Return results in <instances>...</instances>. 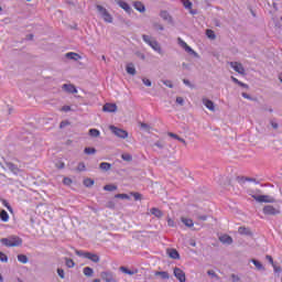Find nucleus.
<instances>
[{
  "mask_svg": "<svg viewBox=\"0 0 282 282\" xmlns=\"http://www.w3.org/2000/svg\"><path fill=\"white\" fill-rule=\"evenodd\" d=\"M0 243L7 248H17L23 245V239L19 238V236H11L9 238L0 239Z\"/></svg>",
  "mask_w": 282,
  "mask_h": 282,
  "instance_id": "f257e3e1",
  "label": "nucleus"
},
{
  "mask_svg": "<svg viewBox=\"0 0 282 282\" xmlns=\"http://www.w3.org/2000/svg\"><path fill=\"white\" fill-rule=\"evenodd\" d=\"M142 39L144 43L150 45L154 52H158V54H163L162 46H160V43L156 40L151 39V36L143 34Z\"/></svg>",
  "mask_w": 282,
  "mask_h": 282,
  "instance_id": "f03ea898",
  "label": "nucleus"
},
{
  "mask_svg": "<svg viewBox=\"0 0 282 282\" xmlns=\"http://www.w3.org/2000/svg\"><path fill=\"white\" fill-rule=\"evenodd\" d=\"M75 254L77 257H84V259H89V261H93V263H99L100 262V256L91 252H86L83 250H75Z\"/></svg>",
  "mask_w": 282,
  "mask_h": 282,
  "instance_id": "7ed1b4c3",
  "label": "nucleus"
},
{
  "mask_svg": "<svg viewBox=\"0 0 282 282\" xmlns=\"http://www.w3.org/2000/svg\"><path fill=\"white\" fill-rule=\"evenodd\" d=\"M251 197H252V199H256V202H258L259 204H274V202H276L274 199V197H272L270 195L252 194Z\"/></svg>",
  "mask_w": 282,
  "mask_h": 282,
  "instance_id": "20e7f679",
  "label": "nucleus"
},
{
  "mask_svg": "<svg viewBox=\"0 0 282 282\" xmlns=\"http://www.w3.org/2000/svg\"><path fill=\"white\" fill-rule=\"evenodd\" d=\"M96 9L106 23H113V17L109 14V11H107L105 7L97 4Z\"/></svg>",
  "mask_w": 282,
  "mask_h": 282,
  "instance_id": "39448f33",
  "label": "nucleus"
},
{
  "mask_svg": "<svg viewBox=\"0 0 282 282\" xmlns=\"http://www.w3.org/2000/svg\"><path fill=\"white\" fill-rule=\"evenodd\" d=\"M109 129L111 133H113V135H117V138H121V140H127V138H129V132H127V130H123L116 126H109Z\"/></svg>",
  "mask_w": 282,
  "mask_h": 282,
  "instance_id": "423d86ee",
  "label": "nucleus"
},
{
  "mask_svg": "<svg viewBox=\"0 0 282 282\" xmlns=\"http://www.w3.org/2000/svg\"><path fill=\"white\" fill-rule=\"evenodd\" d=\"M230 67H232V69H235L241 76H246V68H243V65L241 63L230 62Z\"/></svg>",
  "mask_w": 282,
  "mask_h": 282,
  "instance_id": "0eeeda50",
  "label": "nucleus"
},
{
  "mask_svg": "<svg viewBox=\"0 0 282 282\" xmlns=\"http://www.w3.org/2000/svg\"><path fill=\"white\" fill-rule=\"evenodd\" d=\"M174 276L180 282H186V273L177 267L174 268Z\"/></svg>",
  "mask_w": 282,
  "mask_h": 282,
  "instance_id": "6e6552de",
  "label": "nucleus"
},
{
  "mask_svg": "<svg viewBox=\"0 0 282 282\" xmlns=\"http://www.w3.org/2000/svg\"><path fill=\"white\" fill-rule=\"evenodd\" d=\"M160 17L161 19H163V21H167L170 25H175V22L173 21V15L169 13V11L166 10L161 11Z\"/></svg>",
  "mask_w": 282,
  "mask_h": 282,
  "instance_id": "1a4fd4ad",
  "label": "nucleus"
},
{
  "mask_svg": "<svg viewBox=\"0 0 282 282\" xmlns=\"http://www.w3.org/2000/svg\"><path fill=\"white\" fill-rule=\"evenodd\" d=\"M100 276L102 281H106V282H118L116 281V278L113 276V273L111 271H104L100 273Z\"/></svg>",
  "mask_w": 282,
  "mask_h": 282,
  "instance_id": "9d476101",
  "label": "nucleus"
},
{
  "mask_svg": "<svg viewBox=\"0 0 282 282\" xmlns=\"http://www.w3.org/2000/svg\"><path fill=\"white\" fill-rule=\"evenodd\" d=\"M102 111L106 113H116L118 111V106L116 104H105L102 107Z\"/></svg>",
  "mask_w": 282,
  "mask_h": 282,
  "instance_id": "9b49d317",
  "label": "nucleus"
},
{
  "mask_svg": "<svg viewBox=\"0 0 282 282\" xmlns=\"http://www.w3.org/2000/svg\"><path fill=\"white\" fill-rule=\"evenodd\" d=\"M281 210L274 208L272 205H267L263 207V214L264 215H279Z\"/></svg>",
  "mask_w": 282,
  "mask_h": 282,
  "instance_id": "f8f14e48",
  "label": "nucleus"
},
{
  "mask_svg": "<svg viewBox=\"0 0 282 282\" xmlns=\"http://www.w3.org/2000/svg\"><path fill=\"white\" fill-rule=\"evenodd\" d=\"M6 166L11 171V173H13V175H19L21 172V169L12 162H6Z\"/></svg>",
  "mask_w": 282,
  "mask_h": 282,
  "instance_id": "ddd939ff",
  "label": "nucleus"
},
{
  "mask_svg": "<svg viewBox=\"0 0 282 282\" xmlns=\"http://www.w3.org/2000/svg\"><path fill=\"white\" fill-rule=\"evenodd\" d=\"M119 8H122V10H124V12H127V14H131V12H133V9H131V6H129V3L119 0L118 2Z\"/></svg>",
  "mask_w": 282,
  "mask_h": 282,
  "instance_id": "4468645a",
  "label": "nucleus"
},
{
  "mask_svg": "<svg viewBox=\"0 0 282 282\" xmlns=\"http://www.w3.org/2000/svg\"><path fill=\"white\" fill-rule=\"evenodd\" d=\"M62 89H64V91H67V94H78V89H76V86L72 84H64L62 86Z\"/></svg>",
  "mask_w": 282,
  "mask_h": 282,
  "instance_id": "2eb2a0df",
  "label": "nucleus"
},
{
  "mask_svg": "<svg viewBox=\"0 0 282 282\" xmlns=\"http://www.w3.org/2000/svg\"><path fill=\"white\" fill-rule=\"evenodd\" d=\"M238 232L245 237H252V230L250 229V227H239L238 228Z\"/></svg>",
  "mask_w": 282,
  "mask_h": 282,
  "instance_id": "dca6fc26",
  "label": "nucleus"
},
{
  "mask_svg": "<svg viewBox=\"0 0 282 282\" xmlns=\"http://www.w3.org/2000/svg\"><path fill=\"white\" fill-rule=\"evenodd\" d=\"M151 215H154V217H156V219H162V217H164V213L162 210H160V208L153 207L150 209Z\"/></svg>",
  "mask_w": 282,
  "mask_h": 282,
  "instance_id": "f3484780",
  "label": "nucleus"
},
{
  "mask_svg": "<svg viewBox=\"0 0 282 282\" xmlns=\"http://www.w3.org/2000/svg\"><path fill=\"white\" fill-rule=\"evenodd\" d=\"M203 104L207 109H209V111H215V102H213V100L204 98Z\"/></svg>",
  "mask_w": 282,
  "mask_h": 282,
  "instance_id": "a211bd4d",
  "label": "nucleus"
},
{
  "mask_svg": "<svg viewBox=\"0 0 282 282\" xmlns=\"http://www.w3.org/2000/svg\"><path fill=\"white\" fill-rule=\"evenodd\" d=\"M167 254L170 259H180V251L176 249H167Z\"/></svg>",
  "mask_w": 282,
  "mask_h": 282,
  "instance_id": "6ab92c4d",
  "label": "nucleus"
},
{
  "mask_svg": "<svg viewBox=\"0 0 282 282\" xmlns=\"http://www.w3.org/2000/svg\"><path fill=\"white\" fill-rule=\"evenodd\" d=\"M66 58L69 61H80L82 56L78 53L69 52L66 53Z\"/></svg>",
  "mask_w": 282,
  "mask_h": 282,
  "instance_id": "aec40b11",
  "label": "nucleus"
},
{
  "mask_svg": "<svg viewBox=\"0 0 282 282\" xmlns=\"http://www.w3.org/2000/svg\"><path fill=\"white\" fill-rule=\"evenodd\" d=\"M219 241H221V243H227V246H230L232 243V237L224 235L219 237Z\"/></svg>",
  "mask_w": 282,
  "mask_h": 282,
  "instance_id": "412c9836",
  "label": "nucleus"
},
{
  "mask_svg": "<svg viewBox=\"0 0 282 282\" xmlns=\"http://www.w3.org/2000/svg\"><path fill=\"white\" fill-rule=\"evenodd\" d=\"M126 72L127 74H130V76H135L137 70H135V66H133V63H130L127 65Z\"/></svg>",
  "mask_w": 282,
  "mask_h": 282,
  "instance_id": "4be33fe9",
  "label": "nucleus"
},
{
  "mask_svg": "<svg viewBox=\"0 0 282 282\" xmlns=\"http://www.w3.org/2000/svg\"><path fill=\"white\" fill-rule=\"evenodd\" d=\"M155 276H161V279H163V281L171 279V275L169 274L167 271H156Z\"/></svg>",
  "mask_w": 282,
  "mask_h": 282,
  "instance_id": "5701e85b",
  "label": "nucleus"
},
{
  "mask_svg": "<svg viewBox=\"0 0 282 282\" xmlns=\"http://www.w3.org/2000/svg\"><path fill=\"white\" fill-rule=\"evenodd\" d=\"M133 6H134V8H135V10H137L138 12H147V8H145L144 4H143L142 2H140V1H135V2L133 3Z\"/></svg>",
  "mask_w": 282,
  "mask_h": 282,
  "instance_id": "b1692460",
  "label": "nucleus"
},
{
  "mask_svg": "<svg viewBox=\"0 0 282 282\" xmlns=\"http://www.w3.org/2000/svg\"><path fill=\"white\" fill-rule=\"evenodd\" d=\"M0 219L1 221H9L10 215H8V212H6V209L0 210Z\"/></svg>",
  "mask_w": 282,
  "mask_h": 282,
  "instance_id": "393cba45",
  "label": "nucleus"
},
{
  "mask_svg": "<svg viewBox=\"0 0 282 282\" xmlns=\"http://www.w3.org/2000/svg\"><path fill=\"white\" fill-rule=\"evenodd\" d=\"M251 263H253V265H256L257 270H265V267H263V264L257 260V259H251Z\"/></svg>",
  "mask_w": 282,
  "mask_h": 282,
  "instance_id": "a878e982",
  "label": "nucleus"
},
{
  "mask_svg": "<svg viewBox=\"0 0 282 282\" xmlns=\"http://www.w3.org/2000/svg\"><path fill=\"white\" fill-rule=\"evenodd\" d=\"M99 169L101 171H111V163L102 162L99 164Z\"/></svg>",
  "mask_w": 282,
  "mask_h": 282,
  "instance_id": "bb28decb",
  "label": "nucleus"
},
{
  "mask_svg": "<svg viewBox=\"0 0 282 282\" xmlns=\"http://www.w3.org/2000/svg\"><path fill=\"white\" fill-rule=\"evenodd\" d=\"M184 50H185V52H187V54H191V56H195L196 58H199V54H197V52L192 50V47L188 46V44L186 45V47Z\"/></svg>",
  "mask_w": 282,
  "mask_h": 282,
  "instance_id": "cd10ccee",
  "label": "nucleus"
},
{
  "mask_svg": "<svg viewBox=\"0 0 282 282\" xmlns=\"http://www.w3.org/2000/svg\"><path fill=\"white\" fill-rule=\"evenodd\" d=\"M182 223L187 227V228H193V226L195 225L193 223V219L191 218H182Z\"/></svg>",
  "mask_w": 282,
  "mask_h": 282,
  "instance_id": "c85d7f7f",
  "label": "nucleus"
},
{
  "mask_svg": "<svg viewBox=\"0 0 282 282\" xmlns=\"http://www.w3.org/2000/svg\"><path fill=\"white\" fill-rule=\"evenodd\" d=\"M104 191H108L109 193H112V191H118V186L113 184H107L104 186Z\"/></svg>",
  "mask_w": 282,
  "mask_h": 282,
  "instance_id": "c756f323",
  "label": "nucleus"
},
{
  "mask_svg": "<svg viewBox=\"0 0 282 282\" xmlns=\"http://www.w3.org/2000/svg\"><path fill=\"white\" fill-rule=\"evenodd\" d=\"M88 133H89V135H90L91 138H98V137H100V130H98V129H90Z\"/></svg>",
  "mask_w": 282,
  "mask_h": 282,
  "instance_id": "7c9ffc66",
  "label": "nucleus"
},
{
  "mask_svg": "<svg viewBox=\"0 0 282 282\" xmlns=\"http://www.w3.org/2000/svg\"><path fill=\"white\" fill-rule=\"evenodd\" d=\"M84 274L85 276H94V269H91L90 267L84 268Z\"/></svg>",
  "mask_w": 282,
  "mask_h": 282,
  "instance_id": "2f4dec72",
  "label": "nucleus"
},
{
  "mask_svg": "<svg viewBox=\"0 0 282 282\" xmlns=\"http://www.w3.org/2000/svg\"><path fill=\"white\" fill-rule=\"evenodd\" d=\"M182 3L186 10L193 9V2H191V0H182Z\"/></svg>",
  "mask_w": 282,
  "mask_h": 282,
  "instance_id": "473e14b6",
  "label": "nucleus"
},
{
  "mask_svg": "<svg viewBox=\"0 0 282 282\" xmlns=\"http://www.w3.org/2000/svg\"><path fill=\"white\" fill-rule=\"evenodd\" d=\"M95 184L94 180L91 178H85L84 180V186H86V188H91V186Z\"/></svg>",
  "mask_w": 282,
  "mask_h": 282,
  "instance_id": "72a5a7b5",
  "label": "nucleus"
},
{
  "mask_svg": "<svg viewBox=\"0 0 282 282\" xmlns=\"http://www.w3.org/2000/svg\"><path fill=\"white\" fill-rule=\"evenodd\" d=\"M139 127H141L144 131H147L148 133L151 132V126H149L145 122H139Z\"/></svg>",
  "mask_w": 282,
  "mask_h": 282,
  "instance_id": "f704fd0d",
  "label": "nucleus"
},
{
  "mask_svg": "<svg viewBox=\"0 0 282 282\" xmlns=\"http://www.w3.org/2000/svg\"><path fill=\"white\" fill-rule=\"evenodd\" d=\"M84 153H86V155H94L96 153V148H85Z\"/></svg>",
  "mask_w": 282,
  "mask_h": 282,
  "instance_id": "c9c22d12",
  "label": "nucleus"
},
{
  "mask_svg": "<svg viewBox=\"0 0 282 282\" xmlns=\"http://www.w3.org/2000/svg\"><path fill=\"white\" fill-rule=\"evenodd\" d=\"M18 261H20V263H28V261H29L28 256L18 254Z\"/></svg>",
  "mask_w": 282,
  "mask_h": 282,
  "instance_id": "e433bc0d",
  "label": "nucleus"
},
{
  "mask_svg": "<svg viewBox=\"0 0 282 282\" xmlns=\"http://www.w3.org/2000/svg\"><path fill=\"white\" fill-rule=\"evenodd\" d=\"M121 159L124 161V162H131V160H133V156L129 153H126V154H122L121 155Z\"/></svg>",
  "mask_w": 282,
  "mask_h": 282,
  "instance_id": "4c0bfd02",
  "label": "nucleus"
},
{
  "mask_svg": "<svg viewBox=\"0 0 282 282\" xmlns=\"http://www.w3.org/2000/svg\"><path fill=\"white\" fill-rule=\"evenodd\" d=\"M120 271L123 272V274H129L130 276H133V271L127 269V267H120Z\"/></svg>",
  "mask_w": 282,
  "mask_h": 282,
  "instance_id": "58836bf2",
  "label": "nucleus"
},
{
  "mask_svg": "<svg viewBox=\"0 0 282 282\" xmlns=\"http://www.w3.org/2000/svg\"><path fill=\"white\" fill-rule=\"evenodd\" d=\"M65 263L68 268H74V265H76V263L74 262L73 259L69 258H65Z\"/></svg>",
  "mask_w": 282,
  "mask_h": 282,
  "instance_id": "ea45409f",
  "label": "nucleus"
},
{
  "mask_svg": "<svg viewBox=\"0 0 282 282\" xmlns=\"http://www.w3.org/2000/svg\"><path fill=\"white\" fill-rule=\"evenodd\" d=\"M0 261L2 263H8V256L3 253V251H0Z\"/></svg>",
  "mask_w": 282,
  "mask_h": 282,
  "instance_id": "a19ab883",
  "label": "nucleus"
},
{
  "mask_svg": "<svg viewBox=\"0 0 282 282\" xmlns=\"http://www.w3.org/2000/svg\"><path fill=\"white\" fill-rule=\"evenodd\" d=\"M236 181L238 182V184H246L247 176H237Z\"/></svg>",
  "mask_w": 282,
  "mask_h": 282,
  "instance_id": "79ce46f5",
  "label": "nucleus"
},
{
  "mask_svg": "<svg viewBox=\"0 0 282 282\" xmlns=\"http://www.w3.org/2000/svg\"><path fill=\"white\" fill-rule=\"evenodd\" d=\"M206 35L208 36V39H216L215 31L210 29L206 31Z\"/></svg>",
  "mask_w": 282,
  "mask_h": 282,
  "instance_id": "37998d69",
  "label": "nucleus"
},
{
  "mask_svg": "<svg viewBox=\"0 0 282 282\" xmlns=\"http://www.w3.org/2000/svg\"><path fill=\"white\" fill-rule=\"evenodd\" d=\"M116 199H130L127 194H117L115 195Z\"/></svg>",
  "mask_w": 282,
  "mask_h": 282,
  "instance_id": "c03bdc74",
  "label": "nucleus"
},
{
  "mask_svg": "<svg viewBox=\"0 0 282 282\" xmlns=\"http://www.w3.org/2000/svg\"><path fill=\"white\" fill-rule=\"evenodd\" d=\"M162 83H163V85H165L170 89H173V82L166 79V80H162Z\"/></svg>",
  "mask_w": 282,
  "mask_h": 282,
  "instance_id": "a18cd8bd",
  "label": "nucleus"
},
{
  "mask_svg": "<svg viewBox=\"0 0 282 282\" xmlns=\"http://www.w3.org/2000/svg\"><path fill=\"white\" fill-rule=\"evenodd\" d=\"M106 208H110L113 210V208H116V203L113 200H109L107 204H106Z\"/></svg>",
  "mask_w": 282,
  "mask_h": 282,
  "instance_id": "49530a36",
  "label": "nucleus"
},
{
  "mask_svg": "<svg viewBox=\"0 0 282 282\" xmlns=\"http://www.w3.org/2000/svg\"><path fill=\"white\" fill-rule=\"evenodd\" d=\"M272 268H273L275 274H281V272H282L281 267H279V265H276V264H272Z\"/></svg>",
  "mask_w": 282,
  "mask_h": 282,
  "instance_id": "de8ad7c7",
  "label": "nucleus"
},
{
  "mask_svg": "<svg viewBox=\"0 0 282 282\" xmlns=\"http://www.w3.org/2000/svg\"><path fill=\"white\" fill-rule=\"evenodd\" d=\"M57 274H58V276H59L61 279H65V270L58 268V269H57Z\"/></svg>",
  "mask_w": 282,
  "mask_h": 282,
  "instance_id": "09e8293b",
  "label": "nucleus"
},
{
  "mask_svg": "<svg viewBox=\"0 0 282 282\" xmlns=\"http://www.w3.org/2000/svg\"><path fill=\"white\" fill-rule=\"evenodd\" d=\"M142 83H143V85H145V87H151V85H152V83L150 82V79L147 78V77L142 78Z\"/></svg>",
  "mask_w": 282,
  "mask_h": 282,
  "instance_id": "8fccbe9b",
  "label": "nucleus"
},
{
  "mask_svg": "<svg viewBox=\"0 0 282 282\" xmlns=\"http://www.w3.org/2000/svg\"><path fill=\"white\" fill-rule=\"evenodd\" d=\"M153 28H154L155 30H160L161 32H163V30H164V25H162V24H160V23H154V24H153Z\"/></svg>",
  "mask_w": 282,
  "mask_h": 282,
  "instance_id": "3c124183",
  "label": "nucleus"
},
{
  "mask_svg": "<svg viewBox=\"0 0 282 282\" xmlns=\"http://www.w3.org/2000/svg\"><path fill=\"white\" fill-rule=\"evenodd\" d=\"M242 98H246L247 100H257V98H252L248 93H242L241 94Z\"/></svg>",
  "mask_w": 282,
  "mask_h": 282,
  "instance_id": "603ef678",
  "label": "nucleus"
},
{
  "mask_svg": "<svg viewBox=\"0 0 282 282\" xmlns=\"http://www.w3.org/2000/svg\"><path fill=\"white\" fill-rule=\"evenodd\" d=\"M63 184H65V186H70V185H72V178H69V177H64Z\"/></svg>",
  "mask_w": 282,
  "mask_h": 282,
  "instance_id": "864d4df0",
  "label": "nucleus"
},
{
  "mask_svg": "<svg viewBox=\"0 0 282 282\" xmlns=\"http://www.w3.org/2000/svg\"><path fill=\"white\" fill-rule=\"evenodd\" d=\"M231 281H232V282H239V281H241V278H239V275L232 273V274H231Z\"/></svg>",
  "mask_w": 282,
  "mask_h": 282,
  "instance_id": "5fc2aeb1",
  "label": "nucleus"
},
{
  "mask_svg": "<svg viewBox=\"0 0 282 282\" xmlns=\"http://www.w3.org/2000/svg\"><path fill=\"white\" fill-rule=\"evenodd\" d=\"M177 41H178V45H181L183 50L188 45L186 44V42H184V40H182V37H178Z\"/></svg>",
  "mask_w": 282,
  "mask_h": 282,
  "instance_id": "6e6d98bb",
  "label": "nucleus"
},
{
  "mask_svg": "<svg viewBox=\"0 0 282 282\" xmlns=\"http://www.w3.org/2000/svg\"><path fill=\"white\" fill-rule=\"evenodd\" d=\"M177 105H181V107H184V98L183 97H176Z\"/></svg>",
  "mask_w": 282,
  "mask_h": 282,
  "instance_id": "4d7b16f0",
  "label": "nucleus"
},
{
  "mask_svg": "<svg viewBox=\"0 0 282 282\" xmlns=\"http://www.w3.org/2000/svg\"><path fill=\"white\" fill-rule=\"evenodd\" d=\"M167 135H169L170 138H173L174 140H180V135H177L176 133L169 132Z\"/></svg>",
  "mask_w": 282,
  "mask_h": 282,
  "instance_id": "13d9d810",
  "label": "nucleus"
},
{
  "mask_svg": "<svg viewBox=\"0 0 282 282\" xmlns=\"http://www.w3.org/2000/svg\"><path fill=\"white\" fill-rule=\"evenodd\" d=\"M77 171H80V172L85 171V164L83 162L78 163Z\"/></svg>",
  "mask_w": 282,
  "mask_h": 282,
  "instance_id": "bf43d9fd",
  "label": "nucleus"
},
{
  "mask_svg": "<svg viewBox=\"0 0 282 282\" xmlns=\"http://www.w3.org/2000/svg\"><path fill=\"white\" fill-rule=\"evenodd\" d=\"M270 124H271L272 129H275V130L279 129V123L275 122L274 120H271Z\"/></svg>",
  "mask_w": 282,
  "mask_h": 282,
  "instance_id": "052dcab7",
  "label": "nucleus"
},
{
  "mask_svg": "<svg viewBox=\"0 0 282 282\" xmlns=\"http://www.w3.org/2000/svg\"><path fill=\"white\" fill-rule=\"evenodd\" d=\"M133 197H134L135 202H138V200L142 199V194L133 193Z\"/></svg>",
  "mask_w": 282,
  "mask_h": 282,
  "instance_id": "680f3d73",
  "label": "nucleus"
},
{
  "mask_svg": "<svg viewBox=\"0 0 282 282\" xmlns=\"http://www.w3.org/2000/svg\"><path fill=\"white\" fill-rule=\"evenodd\" d=\"M267 261H269V263H271V265H274V259L272 258V256H265Z\"/></svg>",
  "mask_w": 282,
  "mask_h": 282,
  "instance_id": "e2e57ef3",
  "label": "nucleus"
},
{
  "mask_svg": "<svg viewBox=\"0 0 282 282\" xmlns=\"http://www.w3.org/2000/svg\"><path fill=\"white\" fill-rule=\"evenodd\" d=\"M154 147H158V149H164V143H162L161 141H156L154 143Z\"/></svg>",
  "mask_w": 282,
  "mask_h": 282,
  "instance_id": "0e129e2a",
  "label": "nucleus"
},
{
  "mask_svg": "<svg viewBox=\"0 0 282 282\" xmlns=\"http://www.w3.org/2000/svg\"><path fill=\"white\" fill-rule=\"evenodd\" d=\"M135 56H138L139 58H141V61H144V58H147V56H144V53L141 52H137Z\"/></svg>",
  "mask_w": 282,
  "mask_h": 282,
  "instance_id": "69168bd1",
  "label": "nucleus"
},
{
  "mask_svg": "<svg viewBox=\"0 0 282 282\" xmlns=\"http://www.w3.org/2000/svg\"><path fill=\"white\" fill-rule=\"evenodd\" d=\"M61 111H65V112L72 111V107L70 106H63Z\"/></svg>",
  "mask_w": 282,
  "mask_h": 282,
  "instance_id": "338daca9",
  "label": "nucleus"
},
{
  "mask_svg": "<svg viewBox=\"0 0 282 282\" xmlns=\"http://www.w3.org/2000/svg\"><path fill=\"white\" fill-rule=\"evenodd\" d=\"M207 274H208V276H213V278L217 276V273H215L214 270H208Z\"/></svg>",
  "mask_w": 282,
  "mask_h": 282,
  "instance_id": "774afa93",
  "label": "nucleus"
}]
</instances>
